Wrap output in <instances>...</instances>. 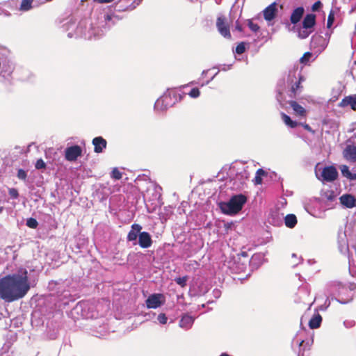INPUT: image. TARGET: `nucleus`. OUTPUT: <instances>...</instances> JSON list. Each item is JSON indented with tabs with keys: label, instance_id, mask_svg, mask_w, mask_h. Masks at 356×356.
Returning <instances> with one entry per match:
<instances>
[{
	"label": "nucleus",
	"instance_id": "nucleus-1",
	"mask_svg": "<svg viewBox=\"0 0 356 356\" xmlns=\"http://www.w3.org/2000/svg\"><path fill=\"white\" fill-rule=\"evenodd\" d=\"M30 288L27 270L19 268L17 273L0 279V298L8 302L18 300L27 294Z\"/></svg>",
	"mask_w": 356,
	"mask_h": 356
},
{
	"label": "nucleus",
	"instance_id": "nucleus-2",
	"mask_svg": "<svg viewBox=\"0 0 356 356\" xmlns=\"http://www.w3.org/2000/svg\"><path fill=\"white\" fill-rule=\"evenodd\" d=\"M246 202V196L243 194H238L232 196L227 202H221L220 208L223 213L235 215L242 209Z\"/></svg>",
	"mask_w": 356,
	"mask_h": 356
},
{
	"label": "nucleus",
	"instance_id": "nucleus-3",
	"mask_svg": "<svg viewBox=\"0 0 356 356\" xmlns=\"http://www.w3.org/2000/svg\"><path fill=\"white\" fill-rule=\"evenodd\" d=\"M216 27L220 34L225 38L229 40L232 38L229 24L227 23V18L225 16L221 15L217 17Z\"/></svg>",
	"mask_w": 356,
	"mask_h": 356
},
{
	"label": "nucleus",
	"instance_id": "nucleus-4",
	"mask_svg": "<svg viewBox=\"0 0 356 356\" xmlns=\"http://www.w3.org/2000/svg\"><path fill=\"white\" fill-rule=\"evenodd\" d=\"M81 155L82 149L77 145L68 147L65 150V158L68 161H75Z\"/></svg>",
	"mask_w": 356,
	"mask_h": 356
},
{
	"label": "nucleus",
	"instance_id": "nucleus-5",
	"mask_svg": "<svg viewBox=\"0 0 356 356\" xmlns=\"http://www.w3.org/2000/svg\"><path fill=\"white\" fill-rule=\"evenodd\" d=\"M321 177L323 181H333L338 177V172L335 167L330 165L325 167L321 172Z\"/></svg>",
	"mask_w": 356,
	"mask_h": 356
},
{
	"label": "nucleus",
	"instance_id": "nucleus-6",
	"mask_svg": "<svg viewBox=\"0 0 356 356\" xmlns=\"http://www.w3.org/2000/svg\"><path fill=\"white\" fill-rule=\"evenodd\" d=\"M142 226L139 224L134 223L131 227V230L129 232L127 240L128 241H134V245L136 244V239L139 238V234L141 233Z\"/></svg>",
	"mask_w": 356,
	"mask_h": 356
},
{
	"label": "nucleus",
	"instance_id": "nucleus-7",
	"mask_svg": "<svg viewBox=\"0 0 356 356\" xmlns=\"http://www.w3.org/2000/svg\"><path fill=\"white\" fill-rule=\"evenodd\" d=\"M343 157L352 163L356 162V145H347L343 151Z\"/></svg>",
	"mask_w": 356,
	"mask_h": 356
},
{
	"label": "nucleus",
	"instance_id": "nucleus-8",
	"mask_svg": "<svg viewBox=\"0 0 356 356\" xmlns=\"http://www.w3.org/2000/svg\"><path fill=\"white\" fill-rule=\"evenodd\" d=\"M264 17L266 21H271L275 18L277 13V3L275 2L272 3L264 10Z\"/></svg>",
	"mask_w": 356,
	"mask_h": 356
},
{
	"label": "nucleus",
	"instance_id": "nucleus-9",
	"mask_svg": "<svg viewBox=\"0 0 356 356\" xmlns=\"http://www.w3.org/2000/svg\"><path fill=\"white\" fill-rule=\"evenodd\" d=\"M138 244L142 248H148L152 245L151 235L147 232L139 234Z\"/></svg>",
	"mask_w": 356,
	"mask_h": 356
},
{
	"label": "nucleus",
	"instance_id": "nucleus-10",
	"mask_svg": "<svg viewBox=\"0 0 356 356\" xmlns=\"http://www.w3.org/2000/svg\"><path fill=\"white\" fill-rule=\"evenodd\" d=\"M162 295L160 293H155L149 296L146 300V306L147 308L156 309L161 306V298Z\"/></svg>",
	"mask_w": 356,
	"mask_h": 356
},
{
	"label": "nucleus",
	"instance_id": "nucleus-11",
	"mask_svg": "<svg viewBox=\"0 0 356 356\" xmlns=\"http://www.w3.org/2000/svg\"><path fill=\"white\" fill-rule=\"evenodd\" d=\"M340 203L346 208L356 207V198L350 194H345L340 197Z\"/></svg>",
	"mask_w": 356,
	"mask_h": 356
},
{
	"label": "nucleus",
	"instance_id": "nucleus-12",
	"mask_svg": "<svg viewBox=\"0 0 356 356\" xmlns=\"http://www.w3.org/2000/svg\"><path fill=\"white\" fill-rule=\"evenodd\" d=\"M92 145H94V152L101 153L106 147L107 142L102 136H98L93 138Z\"/></svg>",
	"mask_w": 356,
	"mask_h": 356
},
{
	"label": "nucleus",
	"instance_id": "nucleus-13",
	"mask_svg": "<svg viewBox=\"0 0 356 356\" xmlns=\"http://www.w3.org/2000/svg\"><path fill=\"white\" fill-rule=\"evenodd\" d=\"M305 13L303 7L300 6L294 9L290 16V22L293 24H296L302 18Z\"/></svg>",
	"mask_w": 356,
	"mask_h": 356
},
{
	"label": "nucleus",
	"instance_id": "nucleus-14",
	"mask_svg": "<svg viewBox=\"0 0 356 356\" xmlns=\"http://www.w3.org/2000/svg\"><path fill=\"white\" fill-rule=\"evenodd\" d=\"M289 104L293 108L296 115L306 118L307 113L306 109L300 105L297 102L291 100L289 102Z\"/></svg>",
	"mask_w": 356,
	"mask_h": 356
},
{
	"label": "nucleus",
	"instance_id": "nucleus-15",
	"mask_svg": "<svg viewBox=\"0 0 356 356\" xmlns=\"http://www.w3.org/2000/svg\"><path fill=\"white\" fill-rule=\"evenodd\" d=\"M339 105L341 107L350 106L353 111H356V95L345 97Z\"/></svg>",
	"mask_w": 356,
	"mask_h": 356
},
{
	"label": "nucleus",
	"instance_id": "nucleus-16",
	"mask_svg": "<svg viewBox=\"0 0 356 356\" xmlns=\"http://www.w3.org/2000/svg\"><path fill=\"white\" fill-rule=\"evenodd\" d=\"M316 24V15L314 14H307L302 21V29L313 30Z\"/></svg>",
	"mask_w": 356,
	"mask_h": 356
},
{
	"label": "nucleus",
	"instance_id": "nucleus-17",
	"mask_svg": "<svg viewBox=\"0 0 356 356\" xmlns=\"http://www.w3.org/2000/svg\"><path fill=\"white\" fill-rule=\"evenodd\" d=\"M193 321L194 319L191 316L184 315L179 321V326L184 329H189L192 326Z\"/></svg>",
	"mask_w": 356,
	"mask_h": 356
},
{
	"label": "nucleus",
	"instance_id": "nucleus-18",
	"mask_svg": "<svg viewBox=\"0 0 356 356\" xmlns=\"http://www.w3.org/2000/svg\"><path fill=\"white\" fill-rule=\"evenodd\" d=\"M322 322V316L320 314H314L309 321V326L311 329H316L321 326Z\"/></svg>",
	"mask_w": 356,
	"mask_h": 356
},
{
	"label": "nucleus",
	"instance_id": "nucleus-19",
	"mask_svg": "<svg viewBox=\"0 0 356 356\" xmlns=\"http://www.w3.org/2000/svg\"><path fill=\"white\" fill-rule=\"evenodd\" d=\"M285 225L289 228H293L297 224V218L294 214H287L284 218Z\"/></svg>",
	"mask_w": 356,
	"mask_h": 356
},
{
	"label": "nucleus",
	"instance_id": "nucleus-20",
	"mask_svg": "<svg viewBox=\"0 0 356 356\" xmlns=\"http://www.w3.org/2000/svg\"><path fill=\"white\" fill-rule=\"evenodd\" d=\"M281 118L284 124L290 128H295L298 125L297 122L292 120L290 116L286 113H282Z\"/></svg>",
	"mask_w": 356,
	"mask_h": 356
},
{
	"label": "nucleus",
	"instance_id": "nucleus-21",
	"mask_svg": "<svg viewBox=\"0 0 356 356\" xmlns=\"http://www.w3.org/2000/svg\"><path fill=\"white\" fill-rule=\"evenodd\" d=\"M267 172L262 168H259L257 170L255 177L254 178V183L255 185H259L262 183V177L266 176Z\"/></svg>",
	"mask_w": 356,
	"mask_h": 356
},
{
	"label": "nucleus",
	"instance_id": "nucleus-22",
	"mask_svg": "<svg viewBox=\"0 0 356 356\" xmlns=\"http://www.w3.org/2000/svg\"><path fill=\"white\" fill-rule=\"evenodd\" d=\"M237 257L239 260H241V258L243 259L241 267L240 268L241 270H243L246 268L247 264L249 262V255L248 252L243 251L239 253Z\"/></svg>",
	"mask_w": 356,
	"mask_h": 356
},
{
	"label": "nucleus",
	"instance_id": "nucleus-23",
	"mask_svg": "<svg viewBox=\"0 0 356 356\" xmlns=\"http://www.w3.org/2000/svg\"><path fill=\"white\" fill-rule=\"evenodd\" d=\"M304 80V78L303 76H300L299 79H298V81H296L292 86H291V93H293V97H295L298 92V91L302 88V86H301V83L302 81Z\"/></svg>",
	"mask_w": 356,
	"mask_h": 356
},
{
	"label": "nucleus",
	"instance_id": "nucleus-24",
	"mask_svg": "<svg viewBox=\"0 0 356 356\" xmlns=\"http://www.w3.org/2000/svg\"><path fill=\"white\" fill-rule=\"evenodd\" d=\"M33 0H22L20 5V10L27 11L32 8Z\"/></svg>",
	"mask_w": 356,
	"mask_h": 356
},
{
	"label": "nucleus",
	"instance_id": "nucleus-25",
	"mask_svg": "<svg viewBox=\"0 0 356 356\" xmlns=\"http://www.w3.org/2000/svg\"><path fill=\"white\" fill-rule=\"evenodd\" d=\"M188 280V277L186 275L184 277H176L175 279V282L181 287L184 288L186 286Z\"/></svg>",
	"mask_w": 356,
	"mask_h": 356
},
{
	"label": "nucleus",
	"instance_id": "nucleus-26",
	"mask_svg": "<svg viewBox=\"0 0 356 356\" xmlns=\"http://www.w3.org/2000/svg\"><path fill=\"white\" fill-rule=\"evenodd\" d=\"M312 32L313 30L302 29L298 31V37L301 39L307 38Z\"/></svg>",
	"mask_w": 356,
	"mask_h": 356
},
{
	"label": "nucleus",
	"instance_id": "nucleus-27",
	"mask_svg": "<svg viewBox=\"0 0 356 356\" xmlns=\"http://www.w3.org/2000/svg\"><path fill=\"white\" fill-rule=\"evenodd\" d=\"M312 56V54L309 51L305 52L300 58V62L302 64L307 65Z\"/></svg>",
	"mask_w": 356,
	"mask_h": 356
},
{
	"label": "nucleus",
	"instance_id": "nucleus-28",
	"mask_svg": "<svg viewBox=\"0 0 356 356\" xmlns=\"http://www.w3.org/2000/svg\"><path fill=\"white\" fill-rule=\"evenodd\" d=\"M111 177L114 179L119 180L122 178V175L117 168H115L111 172Z\"/></svg>",
	"mask_w": 356,
	"mask_h": 356
},
{
	"label": "nucleus",
	"instance_id": "nucleus-29",
	"mask_svg": "<svg viewBox=\"0 0 356 356\" xmlns=\"http://www.w3.org/2000/svg\"><path fill=\"white\" fill-rule=\"evenodd\" d=\"M334 21V13L332 10H331L328 15V17H327V27L330 28L332 26Z\"/></svg>",
	"mask_w": 356,
	"mask_h": 356
},
{
	"label": "nucleus",
	"instance_id": "nucleus-30",
	"mask_svg": "<svg viewBox=\"0 0 356 356\" xmlns=\"http://www.w3.org/2000/svg\"><path fill=\"white\" fill-rule=\"evenodd\" d=\"M26 225L30 228L35 229L38 225V222L35 218H30L26 221Z\"/></svg>",
	"mask_w": 356,
	"mask_h": 356
},
{
	"label": "nucleus",
	"instance_id": "nucleus-31",
	"mask_svg": "<svg viewBox=\"0 0 356 356\" xmlns=\"http://www.w3.org/2000/svg\"><path fill=\"white\" fill-rule=\"evenodd\" d=\"M245 43L243 42H241L240 43H238L236 47V53L237 54H242L245 52Z\"/></svg>",
	"mask_w": 356,
	"mask_h": 356
},
{
	"label": "nucleus",
	"instance_id": "nucleus-32",
	"mask_svg": "<svg viewBox=\"0 0 356 356\" xmlns=\"http://www.w3.org/2000/svg\"><path fill=\"white\" fill-rule=\"evenodd\" d=\"M200 91L198 88H193L188 92V95L192 98H197L200 96Z\"/></svg>",
	"mask_w": 356,
	"mask_h": 356
},
{
	"label": "nucleus",
	"instance_id": "nucleus-33",
	"mask_svg": "<svg viewBox=\"0 0 356 356\" xmlns=\"http://www.w3.org/2000/svg\"><path fill=\"white\" fill-rule=\"evenodd\" d=\"M248 25L249 28L253 32L256 33L259 30V26L258 24L253 23L252 19H248Z\"/></svg>",
	"mask_w": 356,
	"mask_h": 356
},
{
	"label": "nucleus",
	"instance_id": "nucleus-34",
	"mask_svg": "<svg viewBox=\"0 0 356 356\" xmlns=\"http://www.w3.org/2000/svg\"><path fill=\"white\" fill-rule=\"evenodd\" d=\"M341 171L342 175L347 178H349L351 176V172L349 170L348 167L346 165L341 166Z\"/></svg>",
	"mask_w": 356,
	"mask_h": 356
},
{
	"label": "nucleus",
	"instance_id": "nucleus-35",
	"mask_svg": "<svg viewBox=\"0 0 356 356\" xmlns=\"http://www.w3.org/2000/svg\"><path fill=\"white\" fill-rule=\"evenodd\" d=\"M35 167L37 170L45 169L46 163L42 159H40L37 160Z\"/></svg>",
	"mask_w": 356,
	"mask_h": 356
},
{
	"label": "nucleus",
	"instance_id": "nucleus-36",
	"mask_svg": "<svg viewBox=\"0 0 356 356\" xmlns=\"http://www.w3.org/2000/svg\"><path fill=\"white\" fill-rule=\"evenodd\" d=\"M17 177H18V179L21 180L26 181L27 177V173L23 169H19L17 171Z\"/></svg>",
	"mask_w": 356,
	"mask_h": 356
},
{
	"label": "nucleus",
	"instance_id": "nucleus-37",
	"mask_svg": "<svg viewBox=\"0 0 356 356\" xmlns=\"http://www.w3.org/2000/svg\"><path fill=\"white\" fill-rule=\"evenodd\" d=\"M8 193L10 197L13 199H17L19 197V193L15 188H10Z\"/></svg>",
	"mask_w": 356,
	"mask_h": 356
},
{
	"label": "nucleus",
	"instance_id": "nucleus-38",
	"mask_svg": "<svg viewBox=\"0 0 356 356\" xmlns=\"http://www.w3.org/2000/svg\"><path fill=\"white\" fill-rule=\"evenodd\" d=\"M170 95H165L164 96H163L160 99H158L157 100V104H160V102H162V103H167L168 104V100L170 99Z\"/></svg>",
	"mask_w": 356,
	"mask_h": 356
},
{
	"label": "nucleus",
	"instance_id": "nucleus-39",
	"mask_svg": "<svg viewBox=\"0 0 356 356\" xmlns=\"http://www.w3.org/2000/svg\"><path fill=\"white\" fill-rule=\"evenodd\" d=\"M298 125H301L305 130L307 131L314 134V131L312 129V127L307 123H298Z\"/></svg>",
	"mask_w": 356,
	"mask_h": 356
},
{
	"label": "nucleus",
	"instance_id": "nucleus-40",
	"mask_svg": "<svg viewBox=\"0 0 356 356\" xmlns=\"http://www.w3.org/2000/svg\"><path fill=\"white\" fill-rule=\"evenodd\" d=\"M322 6V3L320 1L315 2L312 6V11H317Z\"/></svg>",
	"mask_w": 356,
	"mask_h": 356
},
{
	"label": "nucleus",
	"instance_id": "nucleus-41",
	"mask_svg": "<svg viewBox=\"0 0 356 356\" xmlns=\"http://www.w3.org/2000/svg\"><path fill=\"white\" fill-rule=\"evenodd\" d=\"M158 320L162 324H165L167 322V317L164 314H160L158 316Z\"/></svg>",
	"mask_w": 356,
	"mask_h": 356
},
{
	"label": "nucleus",
	"instance_id": "nucleus-42",
	"mask_svg": "<svg viewBox=\"0 0 356 356\" xmlns=\"http://www.w3.org/2000/svg\"><path fill=\"white\" fill-rule=\"evenodd\" d=\"M235 29L240 32L243 31L242 26L240 24V23L238 21H236V22Z\"/></svg>",
	"mask_w": 356,
	"mask_h": 356
},
{
	"label": "nucleus",
	"instance_id": "nucleus-43",
	"mask_svg": "<svg viewBox=\"0 0 356 356\" xmlns=\"http://www.w3.org/2000/svg\"><path fill=\"white\" fill-rule=\"evenodd\" d=\"M104 18L106 21H110L112 19L113 16L111 15H106Z\"/></svg>",
	"mask_w": 356,
	"mask_h": 356
},
{
	"label": "nucleus",
	"instance_id": "nucleus-44",
	"mask_svg": "<svg viewBox=\"0 0 356 356\" xmlns=\"http://www.w3.org/2000/svg\"><path fill=\"white\" fill-rule=\"evenodd\" d=\"M348 179H350L351 180L356 179V174L351 173V176Z\"/></svg>",
	"mask_w": 356,
	"mask_h": 356
},
{
	"label": "nucleus",
	"instance_id": "nucleus-45",
	"mask_svg": "<svg viewBox=\"0 0 356 356\" xmlns=\"http://www.w3.org/2000/svg\"><path fill=\"white\" fill-rule=\"evenodd\" d=\"M230 227H231V224L227 223L225 225L226 228H229Z\"/></svg>",
	"mask_w": 356,
	"mask_h": 356
},
{
	"label": "nucleus",
	"instance_id": "nucleus-46",
	"mask_svg": "<svg viewBox=\"0 0 356 356\" xmlns=\"http://www.w3.org/2000/svg\"><path fill=\"white\" fill-rule=\"evenodd\" d=\"M220 356H229L227 353H222Z\"/></svg>",
	"mask_w": 356,
	"mask_h": 356
},
{
	"label": "nucleus",
	"instance_id": "nucleus-47",
	"mask_svg": "<svg viewBox=\"0 0 356 356\" xmlns=\"http://www.w3.org/2000/svg\"><path fill=\"white\" fill-rule=\"evenodd\" d=\"M3 207H0V213L3 211Z\"/></svg>",
	"mask_w": 356,
	"mask_h": 356
},
{
	"label": "nucleus",
	"instance_id": "nucleus-48",
	"mask_svg": "<svg viewBox=\"0 0 356 356\" xmlns=\"http://www.w3.org/2000/svg\"><path fill=\"white\" fill-rule=\"evenodd\" d=\"M303 342H304V341H303V340H302V341L300 342L299 346H302V344L303 343Z\"/></svg>",
	"mask_w": 356,
	"mask_h": 356
}]
</instances>
